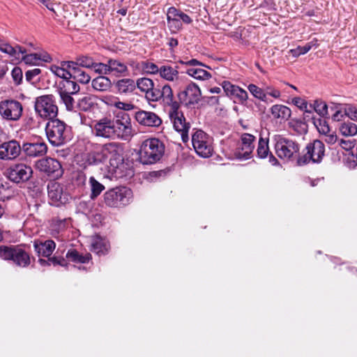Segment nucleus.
<instances>
[{
  "instance_id": "b1692460",
  "label": "nucleus",
  "mask_w": 357,
  "mask_h": 357,
  "mask_svg": "<svg viewBox=\"0 0 357 357\" xmlns=\"http://www.w3.org/2000/svg\"><path fill=\"white\" fill-rule=\"evenodd\" d=\"M33 247L38 256L49 257L54 250L56 244L52 240H47L39 243L34 241Z\"/></svg>"
},
{
  "instance_id": "a211bd4d",
  "label": "nucleus",
  "mask_w": 357,
  "mask_h": 357,
  "mask_svg": "<svg viewBox=\"0 0 357 357\" xmlns=\"http://www.w3.org/2000/svg\"><path fill=\"white\" fill-rule=\"evenodd\" d=\"M93 131L96 136L114 139L113 120L104 117L94 124Z\"/></svg>"
},
{
  "instance_id": "9d476101",
  "label": "nucleus",
  "mask_w": 357,
  "mask_h": 357,
  "mask_svg": "<svg viewBox=\"0 0 357 357\" xmlns=\"http://www.w3.org/2000/svg\"><path fill=\"white\" fill-rule=\"evenodd\" d=\"M192 144L196 153L202 158L212 155L213 148L210 137L204 131L199 130L192 135Z\"/></svg>"
},
{
  "instance_id": "864d4df0",
  "label": "nucleus",
  "mask_w": 357,
  "mask_h": 357,
  "mask_svg": "<svg viewBox=\"0 0 357 357\" xmlns=\"http://www.w3.org/2000/svg\"><path fill=\"white\" fill-rule=\"evenodd\" d=\"M181 11L176 8L175 7H170L167 13V22H176L178 24V19L176 17H179Z\"/></svg>"
},
{
  "instance_id": "58836bf2",
  "label": "nucleus",
  "mask_w": 357,
  "mask_h": 357,
  "mask_svg": "<svg viewBox=\"0 0 357 357\" xmlns=\"http://www.w3.org/2000/svg\"><path fill=\"white\" fill-rule=\"evenodd\" d=\"M187 73L196 79L206 80L208 79L211 75L206 70L199 68H191L187 70Z\"/></svg>"
},
{
  "instance_id": "72a5a7b5",
  "label": "nucleus",
  "mask_w": 357,
  "mask_h": 357,
  "mask_svg": "<svg viewBox=\"0 0 357 357\" xmlns=\"http://www.w3.org/2000/svg\"><path fill=\"white\" fill-rule=\"evenodd\" d=\"M65 63H67V61H62L61 63V66L54 65L51 66L50 68L51 71L54 75L62 78L63 80L72 78V71L66 66H64Z\"/></svg>"
},
{
  "instance_id": "e2e57ef3",
  "label": "nucleus",
  "mask_w": 357,
  "mask_h": 357,
  "mask_svg": "<svg viewBox=\"0 0 357 357\" xmlns=\"http://www.w3.org/2000/svg\"><path fill=\"white\" fill-rule=\"evenodd\" d=\"M41 73L39 68L27 70L25 73V78L27 82H31L34 77L38 75Z\"/></svg>"
},
{
  "instance_id": "c85d7f7f",
  "label": "nucleus",
  "mask_w": 357,
  "mask_h": 357,
  "mask_svg": "<svg viewBox=\"0 0 357 357\" xmlns=\"http://www.w3.org/2000/svg\"><path fill=\"white\" fill-rule=\"evenodd\" d=\"M91 86L96 91L104 92L109 91L112 87V82L106 76H98L91 82Z\"/></svg>"
},
{
  "instance_id": "393cba45",
  "label": "nucleus",
  "mask_w": 357,
  "mask_h": 357,
  "mask_svg": "<svg viewBox=\"0 0 357 357\" xmlns=\"http://www.w3.org/2000/svg\"><path fill=\"white\" fill-rule=\"evenodd\" d=\"M68 225L69 219L61 218L59 217L53 218L50 223V234L52 236L57 237L59 234L67 229Z\"/></svg>"
},
{
  "instance_id": "c9c22d12",
  "label": "nucleus",
  "mask_w": 357,
  "mask_h": 357,
  "mask_svg": "<svg viewBox=\"0 0 357 357\" xmlns=\"http://www.w3.org/2000/svg\"><path fill=\"white\" fill-rule=\"evenodd\" d=\"M72 71V78L82 84H88L91 77L80 68L68 67Z\"/></svg>"
},
{
  "instance_id": "bf43d9fd",
  "label": "nucleus",
  "mask_w": 357,
  "mask_h": 357,
  "mask_svg": "<svg viewBox=\"0 0 357 357\" xmlns=\"http://www.w3.org/2000/svg\"><path fill=\"white\" fill-rule=\"evenodd\" d=\"M221 86L225 94L227 96L230 97L233 93L234 89H235L236 85L231 84L229 81H224L222 82Z\"/></svg>"
},
{
  "instance_id": "5701e85b",
  "label": "nucleus",
  "mask_w": 357,
  "mask_h": 357,
  "mask_svg": "<svg viewBox=\"0 0 357 357\" xmlns=\"http://www.w3.org/2000/svg\"><path fill=\"white\" fill-rule=\"evenodd\" d=\"M47 192L50 199L53 204H63L66 202L63 186L57 182H50L47 185Z\"/></svg>"
},
{
  "instance_id": "dca6fc26",
  "label": "nucleus",
  "mask_w": 357,
  "mask_h": 357,
  "mask_svg": "<svg viewBox=\"0 0 357 357\" xmlns=\"http://www.w3.org/2000/svg\"><path fill=\"white\" fill-rule=\"evenodd\" d=\"M22 153V146L16 139L4 142L0 144V160L13 161Z\"/></svg>"
},
{
  "instance_id": "7ed1b4c3",
  "label": "nucleus",
  "mask_w": 357,
  "mask_h": 357,
  "mask_svg": "<svg viewBox=\"0 0 357 357\" xmlns=\"http://www.w3.org/2000/svg\"><path fill=\"white\" fill-rule=\"evenodd\" d=\"M49 142L54 146H60L69 139V129L67 125L58 119L49 120L45 126Z\"/></svg>"
},
{
  "instance_id": "3c124183",
  "label": "nucleus",
  "mask_w": 357,
  "mask_h": 357,
  "mask_svg": "<svg viewBox=\"0 0 357 357\" xmlns=\"http://www.w3.org/2000/svg\"><path fill=\"white\" fill-rule=\"evenodd\" d=\"M311 48L312 45L310 43H307L304 46H298L295 49L290 50L289 53L291 54L294 57H298L308 52Z\"/></svg>"
},
{
  "instance_id": "4468645a",
  "label": "nucleus",
  "mask_w": 357,
  "mask_h": 357,
  "mask_svg": "<svg viewBox=\"0 0 357 357\" xmlns=\"http://www.w3.org/2000/svg\"><path fill=\"white\" fill-rule=\"evenodd\" d=\"M36 168L53 178H60L63 173L60 162L52 158H45L36 162Z\"/></svg>"
},
{
  "instance_id": "ddd939ff",
  "label": "nucleus",
  "mask_w": 357,
  "mask_h": 357,
  "mask_svg": "<svg viewBox=\"0 0 357 357\" xmlns=\"http://www.w3.org/2000/svg\"><path fill=\"white\" fill-rule=\"evenodd\" d=\"M255 137L249 133H243L241 140L237 144L234 155L238 160H248L252 157L255 148Z\"/></svg>"
},
{
  "instance_id": "c756f323",
  "label": "nucleus",
  "mask_w": 357,
  "mask_h": 357,
  "mask_svg": "<svg viewBox=\"0 0 357 357\" xmlns=\"http://www.w3.org/2000/svg\"><path fill=\"white\" fill-rule=\"evenodd\" d=\"M12 261L17 266L26 267L30 264V257L23 249L17 247Z\"/></svg>"
},
{
  "instance_id": "4be33fe9",
  "label": "nucleus",
  "mask_w": 357,
  "mask_h": 357,
  "mask_svg": "<svg viewBox=\"0 0 357 357\" xmlns=\"http://www.w3.org/2000/svg\"><path fill=\"white\" fill-rule=\"evenodd\" d=\"M91 250L98 255H105L110 249L109 241L100 236V235H94L91 236Z\"/></svg>"
},
{
  "instance_id": "49530a36",
  "label": "nucleus",
  "mask_w": 357,
  "mask_h": 357,
  "mask_svg": "<svg viewBox=\"0 0 357 357\" xmlns=\"http://www.w3.org/2000/svg\"><path fill=\"white\" fill-rule=\"evenodd\" d=\"M141 68L145 73L152 75L159 73L160 70V67L159 68L156 64L149 61H142Z\"/></svg>"
},
{
  "instance_id": "423d86ee",
  "label": "nucleus",
  "mask_w": 357,
  "mask_h": 357,
  "mask_svg": "<svg viewBox=\"0 0 357 357\" xmlns=\"http://www.w3.org/2000/svg\"><path fill=\"white\" fill-rule=\"evenodd\" d=\"M24 107L20 101L8 98L0 101V117L8 122H17L23 115Z\"/></svg>"
},
{
  "instance_id": "473e14b6",
  "label": "nucleus",
  "mask_w": 357,
  "mask_h": 357,
  "mask_svg": "<svg viewBox=\"0 0 357 357\" xmlns=\"http://www.w3.org/2000/svg\"><path fill=\"white\" fill-rule=\"evenodd\" d=\"M66 258L69 260L75 262V263H82L85 264L89 261V260L91 259V255L89 253H87L86 255H82L79 254V252H77L75 249H70L68 251L66 255Z\"/></svg>"
},
{
  "instance_id": "cd10ccee",
  "label": "nucleus",
  "mask_w": 357,
  "mask_h": 357,
  "mask_svg": "<svg viewBox=\"0 0 357 357\" xmlns=\"http://www.w3.org/2000/svg\"><path fill=\"white\" fill-rule=\"evenodd\" d=\"M80 90L79 86L77 84L76 81L71 80V78L62 80L60 82L59 93H63L67 94H77Z\"/></svg>"
},
{
  "instance_id": "69168bd1",
  "label": "nucleus",
  "mask_w": 357,
  "mask_h": 357,
  "mask_svg": "<svg viewBox=\"0 0 357 357\" xmlns=\"http://www.w3.org/2000/svg\"><path fill=\"white\" fill-rule=\"evenodd\" d=\"M264 92L266 93V96L269 95L275 98H278L280 97V91L271 86H267L266 88V91Z\"/></svg>"
},
{
  "instance_id": "09e8293b",
  "label": "nucleus",
  "mask_w": 357,
  "mask_h": 357,
  "mask_svg": "<svg viewBox=\"0 0 357 357\" xmlns=\"http://www.w3.org/2000/svg\"><path fill=\"white\" fill-rule=\"evenodd\" d=\"M230 98H235L240 102L243 103L244 102L247 101L248 98V94L246 91L238 86H236L235 89H234Z\"/></svg>"
},
{
  "instance_id": "a19ab883",
  "label": "nucleus",
  "mask_w": 357,
  "mask_h": 357,
  "mask_svg": "<svg viewBox=\"0 0 357 357\" xmlns=\"http://www.w3.org/2000/svg\"><path fill=\"white\" fill-rule=\"evenodd\" d=\"M257 153L258 157L260 158H265L268 157L270 153L268 139H265L262 137L259 139Z\"/></svg>"
},
{
  "instance_id": "ea45409f",
  "label": "nucleus",
  "mask_w": 357,
  "mask_h": 357,
  "mask_svg": "<svg viewBox=\"0 0 357 357\" xmlns=\"http://www.w3.org/2000/svg\"><path fill=\"white\" fill-rule=\"evenodd\" d=\"M340 131L344 136H354L357 134V126L351 121L344 122L340 126Z\"/></svg>"
},
{
  "instance_id": "4c0bfd02",
  "label": "nucleus",
  "mask_w": 357,
  "mask_h": 357,
  "mask_svg": "<svg viewBox=\"0 0 357 357\" xmlns=\"http://www.w3.org/2000/svg\"><path fill=\"white\" fill-rule=\"evenodd\" d=\"M109 72L118 74H124L128 71L127 66L117 59H110L108 60Z\"/></svg>"
},
{
  "instance_id": "412c9836",
  "label": "nucleus",
  "mask_w": 357,
  "mask_h": 357,
  "mask_svg": "<svg viewBox=\"0 0 357 357\" xmlns=\"http://www.w3.org/2000/svg\"><path fill=\"white\" fill-rule=\"evenodd\" d=\"M105 146L95 144L93 149L86 156V160L89 165H96L105 162L107 160L105 151Z\"/></svg>"
},
{
  "instance_id": "338daca9",
  "label": "nucleus",
  "mask_w": 357,
  "mask_h": 357,
  "mask_svg": "<svg viewBox=\"0 0 357 357\" xmlns=\"http://www.w3.org/2000/svg\"><path fill=\"white\" fill-rule=\"evenodd\" d=\"M38 61H44V62H50L52 61V57L47 52L38 53Z\"/></svg>"
},
{
  "instance_id": "680f3d73",
  "label": "nucleus",
  "mask_w": 357,
  "mask_h": 357,
  "mask_svg": "<svg viewBox=\"0 0 357 357\" xmlns=\"http://www.w3.org/2000/svg\"><path fill=\"white\" fill-rule=\"evenodd\" d=\"M292 102L294 104L299 107L302 110H305L306 112H310V111L307 109V103L304 100L299 97L294 98L292 100Z\"/></svg>"
},
{
  "instance_id": "774afa93",
  "label": "nucleus",
  "mask_w": 357,
  "mask_h": 357,
  "mask_svg": "<svg viewBox=\"0 0 357 357\" xmlns=\"http://www.w3.org/2000/svg\"><path fill=\"white\" fill-rule=\"evenodd\" d=\"M325 135H326L325 141L328 144H333L337 140V137L336 135L328 133Z\"/></svg>"
},
{
  "instance_id": "8fccbe9b",
  "label": "nucleus",
  "mask_w": 357,
  "mask_h": 357,
  "mask_svg": "<svg viewBox=\"0 0 357 357\" xmlns=\"http://www.w3.org/2000/svg\"><path fill=\"white\" fill-rule=\"evenodd\" d=\"M314 111L321 116H324L328 113V106L325 102L315 100L313 105H310Z\"/></svg>"
},
{
  "instance_id": "79ce46f5",
  "label": "nucleus",
  "mask_w": 357,
  "mask_h": 357,
  "mask_svg": "<svg viewBox=\"0 0 357 357\" xmlns=\"http://www.w3.org/2000/svg\"><path fill=\"white\" fill-rule=\"evenodd\" d=\"M136 85L141 91L146 94L153 86L154 82L150 78L142 77L137 80Z\"/></svg>"
},
{
  "instance_id": "7c9ffc66",
  "label": "nucleus",
  "mask_w": 357,
  "mask_h": 357,
  "mask_svg": "<svg viewBox=\"0 0 357 357\" xmlns=\"http://www.w3.org/2000/svg\"><path fill=\"white\" fill-rule=\"evenodd\" d=\"M159 74L162 79L169 82L176 80L178 77L177 67L174 68L170 66H160Z\"/></svg>"
},
{
  "instance_id": "f704fd0d",
  "label": "nucleus",
  "mask_w": 357,
  "mask_h": 357,
  "mask_svg": "<svg viewBox=\"0 0 357 357\" xmlns=\"http://www.w3.org/2000/svg\"><path fill=\"white\" fill-rule=\"evenodd\" d=\"M89 184L91 190L90 198L91 199H96L105 190V186L93 176L89 178Z\"/></svg>"
},
{
  "instance_id": "9b49d317",
  "label": "nucleus",
  "mask_w": 357,
  "mask_h": 357,
  "mask_svg": "<svg viewBox=\"0 0 357 357\" xmlns=\"http://www.w3.org/2000/svg\"><path fill=\"white\" fill-rule=\"evenodd\" d=\"M149 102L162 101L164 105L170 106L175 102L172 88L169 84L157 85L151 87L145 95Z\"/></svg>"
},
{
  "instance_id": "a18cd8bd",
  "label": "nucleus",
  "mask_w": 357,
  "mask_h": 357,
  "mask_svg": "<svg viewBox=\"0 0 357 357\" xmlns=\"http://www.w3.org/2000/svg\"><path fill=\"white\" fill-rule=\"evenodd\" d=\"M62 102L65 105L68 111H73L75 108V101L73 98V94L59 93Z\"/></svg>"
},
{
  "instance_id": "c03bdc74",
  "label": "nucleus",
  "mask_w": 357,
  "mask_h": 357,
  "mask_svg": "<svg viewBox=\"0 0 357 357\" xmlns=\"http://www.w3.org/2000/svg\"><path fill=\"white\" fill-rule=\"evenodd\" d=\"M17 246H7V245H1L0 246V257L4 260H12L13 258L14 252Z\"/></svg>"
},
{
  "instance_id": "a878e982",
  "label": "nucleus",
  "mask_w": 357,
  "mask_h": 357,
  "mask_svg": "<svg viewBox=\"0 0 357 357\" xmlns=\"http://www.w3.org/2000/svg\"><path fill=\"white\" fill-rule=\"evenodd\" d=\"M95 61L87 55H80L75 58V61H67L64 66L67 67L86 68L91 69L93 67Z\"/></svg>"
},
{
  "instance_id": "20e7f679",
  "label": "nucleus",
  "mask_w": 357,
  "mask_h": 357,
  "mask_svg": "<svg viewBox=\"0 0 357 357\" xmlns=\"http://www.w3.org/2000/svg\"><path fill=\"white\" fill-rule=\"evenodd\" d=\"M325 155V145L319 140L315 139L307 144L303 151V154L298 158L297 164L299 166L305 165L310 162L319 163Z\"/></svg>"
},
{
  "instance_id": "6ab92c4d",
  "label": "nucleus",
  "mask_w": 357,
  "mask_h": 357,
  "mask_svg": "<svg viewBox=\"0 0 357 357\" xmlns=\"http://www.w3.org/2000/svg\"><path fill=\"white\" fill-rule=\"evenodd\" d=\"M136 121L142 126L148 127H159L162 119L154 112L141 110L135 114Z\"/></svg>"
},
{
  "instance_id": "6e6552de",
  "label": "nucleus",
  "mask_w": 357,
  "mask_h": 357,
  "mask_svg": "<svg viewBox=\"0 0 357 357\" xmlns=\"http://www.w3.org/2000/svg\"><path fill=\"white\" fill-rule=\"evenodd\" d=\"M114 139L128 140L133 135V130L130 116L124 112H119L113 120Z\"/></svg>"
},
{
  "instance_id": "f3484780",
  "label": "nucleus",
  "mask_w": 357,
  "mask_h": 357,
  "mask_svg": "<svg viewBox=\"0 0 357 357\" xmlns=\"http://www.w3.org/2000/svg\"><path fill=\"white\" fill-rule=\"evenodd\" d=\"M201 95L199 86L195 83H190L183 91L178 93V97L181 102L190 106L199 102Z\"/></svg>"
},
{
  "instance_id": "603ef678",
  "label": "nucleus",
  "mask_w": 357,
  "mask_h": 357,
  "mask_svg": "<svg viewBox=\"0 0 357 357\" xmlns=\"http://www.w3.org/2000/svg\"><path fill=\"white\" fill-rule=\"evenodd\" d=\"M0 51L6 53L11 56H15L17 55V50L12 47L10 44L3 42L0 39Z\"/></svg>"
},
{
  "instance_id": "39448f33",
  "label": "nucleus",
  "mask_w": 357,
  "mask_h": 357,
  "mask_svg": "<svg viewBox=\"0 0 357 357\" xmlns=\"http://www.w3.org/2000/svg\"><path fill=\"white\" fill-rule=\"evenodd\" d=\"M132 199V192L127 187H117L104 194V202L109 207H120L128 204Z\"/></svg>"
},
{
  "instance_id": "0eeeda50",
  "label": "nucleus",
  "mask_w": 357,
  "mask_h": 357,
  "mask_svg": "<svg viewBox=\"0 0 357 357\" xmlns=\"http://www.w3.org/2000/svg\"><path fill=\"white\" fill-rule=\"evenodd\" d=\"M169 107V116L174 128L181 134L182 141L185 143L189 140L188 131L190 128V123L186 122L183 112L179 111L180 105L178 102L175 101Z\"/></svg>"
},
{
  "instance_id": "f8f14e48",
  "label": "nucleus",
  "mask_w": 357,
  "mask_h": 357,
  "mask_svg": "<svg viewBox=\"0 0 357 357\" xmlns=\"http://www.w3.org/2000/svg\"><path fill=\"white\" fill-rule=\"evenodd\" d=\"M107 160L109 158L111 172L116 170L123 165V149L119 142H109L104 144Z\"/></svg>"
},
{
  "instance_id": "e433bc0d",
  "label": "nucleus",
  "mask_w": 357,
  "mask_h": 357,
  "mask_svg": "<svg viewBox=\"0 0 357 357\" xmlns=\"http://www.w3.org/2000/svg\"><path fill=\"white\" fill-rule=\"evenodd\" d=\"M96 98L93 96H86L78 100L77 107L79 110L87 112L96 105Z\"/></svg>"
},
{
  "instance_id": "bb28decb",
  "label": "nucleus",
  "mask_w": 357,
  "mask_h": 357,
  "mask_svg": "<svg viewBox=\"0 0 357 357\" xmlns=\"http://www.w3.org/2000/svg\"><path fill=\"white\" fill-rule=\"evenodd\" d=\"M271 113L275 119L280 121L288 120L291 114V109L283 105H274L271 107Z\"/></svg>"
},
{
  "instance_id": "0e129e2a",
  "label": "nucleus",
  "mask_w": 357,
  "mask_h": 357,
  "mask_svg": "<svg viewBox=\"0 0 357 357\" xmlns=\"http://www.w3.org/2000/svg\"><path fill=\"white\" fill-rule=\"evenodd\" d=\"M48 261H50V264H53L54 266L56 265H61V266H65L66 265V260L64 258L62 257H49Z\"/></svg>"
},
{
  "instance_id": "37998d69",
  "label": "nucleus",
  "mask_w": 357,
  "mask_h": 357,
  "mask_svg": "<svg viewBox=\"0 0 357 357\" xmlns=\"http://www.w3.org/2000/svg\"><path fill=\"white\" fill-rule=\"evenodd\" d=\"M248 89L255 98H258L264 102H267L266 93L263 89L253 84H249Z\"/></svg>"
},
{
  "instance_id": "2f4dec72",
  "label": "nucleus",
  "mask_w": 357,
  "mask_h": 357,
  "mask_svg": "<svg viewBox=\"0 0 357 357\" xmlns=\"http://www.w3.org/2000/svg\"><path fill=\"white\" fill-rule=\"evenodd\" d=\"M116 87L120 93H128L132 92L135 89V83L133 79L125 78L119 80Z\"/></svg>"
},
{
  "instance_id": "4d7b16f0",
  "label": "nucleus",
  "mask_w": 357,
  "mask_h": 357,
  "mask_svg": "<svg viewBox=\"0 0 357 357\" xmlns=\"http://www.w3.org/2000/svg\"><path fill=\"white\" fill-rule=\"evenodd\" d=\"M91 69H93L96 73L99 74L107 75L109 73L108 62L107 63L95 62Z\"/></svg>"
},
{
  "instance_id": "de8ad7c7",
  "label": "nucleus",
  "mask_w": 357,
  "mask_h": 357,
  "mask_svg": "<svg viewBox=\"0 0 357 357\" xmlns=\"http://www.w3.org/2000/svg\"><path fill=\"white\" fill-rule=\"evenodd\" d=\"M314 125L321 134L326 135L330 132V127L325 119H314Z\"/></svg>"
},
{
  "instance_id": "052dcab7",
  "label": "nucleus",
  "mask_w": 357,
  "mask_h": 357,
  "mask_svg": "<svg viewBox=\"0 0 357 357\" xmlns=\"http://www.w3.org/2000/svg\"><path fill=\"white\" fill-rule=\"evenodd\" d=\"M114 105L119 109H122L123 111H130V110H132L135 107L133 104L132 103H128V102H121V101H115L114 102Z\"/></svg>"
},
{
  "instance_id": "2eb2a0df",
  "label": "nucleus",
  "mask_w": 357,
  "mask_h": 357,
  "mask_svg": "<svg viewBox=\"0 0 357 357\" xmlns=\"http://www.w3.org/2000/svg\"><path fill=\"white\" fill-rule=\"evenodd\" d=\"M32 174V168L24 163L14 164L6 170L8 178L16 183L27 181Z\"/></svg>"
},
{
  "instance_id": "6e6d98bb",
  "label": "nucleus",
  "mask_w": 357,
  "mask_h": 357,
  "mask_svg": "<svg viewBox=\"0 0 357 357\" xmlns=\"http://www.w3.org/2000/svg\"><path fill=\"white\" fill-rule=\"evenodd\" d=\"M22 61L28 65H38L39 63L38 53L26 54L22 56Z\"/></svg>"
},
{
  "instance_id": "aec40b11",
  "label": "nucleus",
  "mask_w": 357,
  "mask_h": 357,
  "mask_svg": "<svg viewBox=\"0 0 357 357\" xmlns=\"http://www.w3.org/2000/svg\"><path fill=\"white\" fill-rule=\"evenodd\" d=\"M47 144L40 140L36 142L24 143L22 146V151L31 158L43 156L47 153Z\"/></svg>"
},
{
  "instance_id": "f03ea898",
  "label": "nucleus",
  "mask_w": 357,
  "mask_h": 357,
  "mask_svg": "<svg viewBox=\"0 0 357 357\" xmlns=\"http://www.w3.org/2000/svg\"><path fill=\"white\" fill-rule=\"evenodd\" d=\"M165 151L163 144L158 139H146L139 151V161L144 165L154 164L162 158Z\"/></svg>"
},
{
  "instance_id": "f257e3e1",
  "label": "nucleus",
  "mask_w": 357,
  "mask_h": 357,
  "mask_svg": "<svg viewBox=\"0 0 357 357\" xmlns=\"http://www.w3.org/2000/svg\"><path fill=\"white\" fill-rule=\"evenodd\" d=\"M275 154L279 158L286 161H291L301 156L299 154L300 144L291 139L281 135L273 137Z\"/></svg>"
},
{
  "instance_id": "13d9d810",
  "label": "nucleus",
  "mask_w": 357,
  "mask_h": 357,
  "mask_svg": "<svg viewBox=\"0 0 357 357\" xmlns=\"http://www.w3.org/2000/svg\"><path fill=\"white\" fill-rule=\"evenodd\" d=\"M356 144V141L354 139H340L339 141V145L346 151L351 150Z\"/></svg>"
},
{
  "instance_id": "1a4fd4ad",
  "label": "nucleus",
  "mask_w": 357,
  "mask_h": 357,
  "mask_svg": "<svg viewBox=\"0 0 357 357\" xmlns=\"http://www.w3.org/2000/svg\"><path fill=\"white\" fill-rule=\"evenodd\" d=\"M34 107L36 113L43 119L50 120L55 118L58 114V107L52 95L38 97L36 99Z\"/></svg>"
},
{
  "instance_id": "5fc2aeb1",
  "label": "nucleus",
  "mask_w": 357,
  "mask_h": 357,
  "mask_svg": "<svg viewBox=\"0 0 357 357\" xmlns=\"http://www.w3.org/2000/svg\"><path fill=\"white\" fill-rule=\"evenodd\" d=\"M13 80L16 86L20 85L23 79L22 70L20 67H15L11 72Z\"/></svg>"
}]
</instances>
